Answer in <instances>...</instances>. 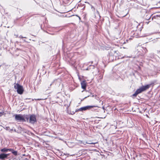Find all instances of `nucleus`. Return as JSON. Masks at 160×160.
Masks as SVG:
<instances>
[{
    "instance_id": "obj_1",
    "label": "nucleus",
    "mask_w": 160,
    "mask_h": 160,
    "mask_svg": "<svg viewBox=\"0 0 160 160\" xmlns=\"http://www.w3.org/2000/svg\"><path fill=\"white\" fill-rule=\"evenodd\" d=\"M14 88L17 89V93L20 94H22L24 92V89L22 86L18 83H14Z\"/></svg>"
},
{
    "instance_id": "obj_2",
    "label": "nucleus",
    "mask_w": 160,
    "mask_h": 160,
    "mask_svg": "<svg viewBox=\"0 0 160 160\" xmlns=\"http://www.w3.org/2000/svg\"><path fill=\"white\" fill-rule=\"evenodd\" d=\"M37 122L36 115L32 114L29 116V122L33 124Z\"/></svg>"
},
{
    "instance_id": "obj_3",
    "label": "nucleus",
    "mask_w": 160,
    "mask_h": 160,
    "mask_svg": "<svg viewBox=\"0 0 160 160\" xmlns=\"http://www.w3.org/2000/svg\"><path fill=\"white\" fill-rule=\"evenodd\" d=\"M15 118L16 121L24 122L25 120L23 117V115L21 114H16L15 115Z\"/></svg>"
},
{
    "instance_id": "obj_4",
    "label": "nucleus",
    "mask_w": 160,
    "mask_h": 160,
    "mask_svg": "<svg viewBox=\"0 0 160 160\" xmlns=\"http://www.w3.org/2000/svg\"><path fill=\"white\" fill-rule=\"evenodd\" d=\"M142 92H143V91L141 87L139 89H137L135 91V93L132 95V97L134 98L136 97L138 94L141 93Z\"/></svg>"
},
{
    "instance_id": "obj_5",
    "label": "nucleus",
    "mask_w": 160,
    "mask_h": 160,
    "mask_svg": "<svg viewBox=\"0 0 160 160\" xmlns=\"http://www.w3.org/2000/svg\"><path fill=\"white\" fill-rule=\"evenodd\" d=\"M9 155V154L2 153L0 154V159L2 160H5L8 158V157Z\"/></svg>"
},
{
    "instance_id": "obj_6",
    "label": "nucleus",
    "mask_w": 160,
    "mask_h": 160,
    "mask_svg": "<svg viewBox=\"0 0 160 160\" xmlns=\"http://www.w3.org/2000/svg\"><path fill=\"white\" fill-rule=\"evenodd\" d=\"M92 68L93 69V70L92 71V73L93 75L96 76L98 75L99 72L98 69L96 67Z\"/></svg>"
},
{
    "instance_id": "obj_7",
    "label": "nucleus",
    "mask_w": 160,
    "mask_h": 160,
    "mask_svg": "<svg viewBox=\"0 0 160 160\" xmlns=\"http://www.w3.org/2000/svg\"><path fill=\"white\" fill-rule=\"evenodd\" d=\"M90 109V106H88L84 107H82L79 109L78 111H85L87 110H89Z\"/></svg>"
},
{
    "instance_id": "obj_8",
    "label": "nucleus",
    "mask_w": 160,
    "mask_h": 160,
    "mask_svg": "<svg viewBox=\"0 0 160 160\" xmlns=\"http://www.w3.org/2000/svg\"><path fill=\"white\" fill-rule=\"evenodd\" d=\"M23 117L25 120V121H24V122H29V115L27 114H24L23 115Z\"/></svg>"
},
{
    "instance_id": "obj_9",
    "label": "nucleus",
    "mask_w": 160,
    "mask_h": 160,
    "mask_svg": "<svg viewBox=\"0 0 160 160\" xmlns=\"http://www.w3.org/2000/svg\"><path fill=\"white\" fill-rule=\"evenodd\" d=\"M98 63V62L97 60L92 61L91 62V67H92V68H95V66L97 65Z\"/></svg>"
},
{
    "instance_id": "obj_10",
    "label": "nucleus",
    "mask_w": 160,
    "mask_h": 160,
    "mask_svg": "<svg viewBox=\"0 0 160 160\" xmlns=\"http://www.w3.org/2000/svg\"><path fill=\"white\" fill-rule=\"evenodd\" d=\"M91 97L92 98V100H94V99H96V101H98L99 100V98L96 95H94L91 93Z\"/></svg>"
},
{
    "instance_id": "obj_11",
    "label": "nucleus",
    "mask_w": 160,
    "mask_h": 160,
    "mask_svg": "<svg viewBox=\"0 0 160 160\" xmlns=\"http://www.w3.org/2000/svg\"><path fill=\"white\" fill-rule=\"evenodd\" d=\"M151 84H148L145 86H142L141 87L143 91H145L147 89H148L151 86Z\"/></svg>"
},
{
    "instance_id": "obj_12",
    "label": "nucleus",
    "mask_w": 160,
    "mask_h": 160,
    "mask_svg": "<svg viewBox=\"0 0 160 160\" xmlns=\"http://www.w3.org/2000/svg\"><path fill=\"white\" fill-rule=\"evenodd\" d=\"M82 88L83 89H85L86 87V85L85 81H83L81 82Z\"/></svg>"
},
{
    "instance_id": "obj_13",
    "label": "nucleus",
    "mask_w": 160,
    "mask_h": 160,
    "mask_svg": "<svg viewBox=\"0 0 160 160\" xmlns=\"http://www.w3.org/2000/svg\"><path fill=\"white\" fill-rule=\"evenodd\" d=\"M117 51H111L109 53V59H111V60H113V58L112 59V55L113 54L117 52Z\"/></svg>"
},
{
    "instance_id": "obj_14",
    "label": "nucleus",
    "mask_w": 160,
    "mask_h": 160,
    "mask_svg": "<svg viewBox=\"0 0 160 160\" xmlns=\"http://www.w3.org/2000/svg\"><path fill=\"white\" fill-rule=\"evenodd\" d=\"M136 34L137 33H136V32H132L131 34V35L130 36V38H129V39H132V38L134 37L137 38L138 36Z\"/></svg>"
},
{
    "instance_id": "obj_15",
    "label": "nucleus",
    "mask_w": 160,
    "mask_h": 160,
    "mask_svg": "<svg viewBox=\"0 0 160 160\" xmlns=\"http://www.w3.org/2000/svg\"><path fill=\"white\" fill-rule=\"evenodd\" d=\"M160 18V15H155L152 17V20H153L154 19H159Z\"/></svg>"
},
{
    "instance_id": "obj_16",
    "label": "nucleus",
    "mask_w": 160,
    "mask_h": 160,
    "mask_svg": "<svg viewBox=\"0 0 160 160\" xmlns=\"http://www.w3.org/2000/svg\"><path fill=\"white\" fill-rule=\"evenodd\" d=\"M98 107L97 106H91V110L96 111L97 110Z\"/></svg>"
},
{
    "instance_id": "obj_17",
    "label": "nucleus",
    "mask_w": 160,
    "mask_h": 160,
    "mask_svg": "<svg viewBox=\"0 0 160 160\" xmlns=\"http://www.w3.org/2000/svg\"><path fill=\"white\" fill-rule=\"evenodd\" d=\"M60 156H61V158H63L65 159L66 157H64L65 156H66V155L64 153H63V152H60Z\"/></svg>"
},
{
    "instance_id": "obj_18",
    "label": "nucleus",
    "mask_w": 160,
    "mask_h": 160,
    "mask_svg": "<svg viewBox=\"0 0 160 160\" xmlns=\"http://www.w3.org/2000/svg\"><path fill=\"white\" fill-rule=\"evenodd\" d=\"M91 145H95V147H97L98 146V143L97 141L95 142H91Z\"/></svg>"
},
{
    "instance_id": "obj_19",
    "label": "nucleus",
    "mask_w": 160,
    "mask_h": 160,
    "mask_svg": "<svg viewBox=\"0 0 160 160\" xmlns=\"http://www.w3.org/2000/svg\"><path fill=\"white\" fill-rule=\"evenodd\" d=\"M15 156H17L18 155V152L17 151L14 150L13 149L11 152Z\"/></svg>"
},
{
    "instance_id": "obj_20",
    "label": "nucleus",
    "mask_w": 160,
    "mask_h": 160,
    "mask_svg": "<svg viewBox=\"0 0 160 160\" xmlns=\"http://www.w3.org/2000/svg\"><path fill=\"white\" fill-rule=\"evenodd\" d=\"M0 10L1 11V12L2 14V13L4 14V9L3 8L1 5H0Z\"/></svg>"
},
{
    "instance_id": "obj_21",
    "label": "nucleus",
    "mask_w": 160,
    "mask_h": 160,
    "mask_svg": "<svg viewBox=\"0 0 160 160\" xmlns=\"http://www.w3.org/2000/svg\"><path fill=\"white\" fill-rule=\"evenodd\" d=\"M151 16H152H152H153L152 15H150V16L149 15H147L146 16L145 18L147 20H149L150 19Z\"/></svg>"
},
{
    "instance_id": "obj_22",
    "label": "nucleus",
    "mask_w": 160,
    "mask_h": 160,
    "mask_svg": "<svg viewBox=\"0 0 160 160\" xmlns=\"http://www.w3.org/2000/svg\"><path fill=\"white\" fill-rule=\"evenodd\" d=\"M1 151L2 152H8L7 148H3L1 150Z\"/></svg>"
},
{
    "instance_id": "obj_23",
    "label": "nucleus",
    "mask_w": 160,
    "mask_h": 160,
    "mask_svg": "<svg viewBox=\"0 0 160 160\" xmlns=\"http://www.w3.org/2000/svg\"><path fill=\"white\" fill-rule=\"evenodd\" d=\"M98 79H102V75L101 74L98 73Z\"/></svg>"
},
{
    "instance_id": "obj_24",
    "label": "nucleus",
    "mask_w": 160,
    "mask_h": 160,
    "mask_svg": "<svg viewBox=\"0 0 160 160\" xmlns=\"http://www.w3.org/2000/svg\"><path fill=\"white\" fill-rule=\"evenodd\" d=\"M6 129L7 130H9L10 132H11L13 131V129L12 128L11 129L9 127H6Z\"/></svg>"
},
{
    "instance_id": "obj_25",
    "label": "nucleus",
    "mask_w": 160,
    "mask_h": 160,
    "mask_svg": "<svg viewBox=\"0 0 160 160\" xmlns=\"http://www.w3.org/2000/svg\"><path fill=\"white\" fill-rule=\"evenodd\" d=\"M91 9L92 10V11H93V12L94 13L95 12V8L94 7H93V6H91Z\"/></svg>"
},
{
    "instance_id": "obj_26",
    "label": "nucleus",
    "mask_w": 160,
    "mask_h": 160,
    "mask_svg": "<svg viewBox=\"0 0 160 160\" xmlns=\"http://www.w3.org/2000/svg\"><path fill=\"white\" fill-rule=\"evenodd\" d=\"M19 18H17L14 20V22L15 23H17V21L18 20Z\"/></svg>"
},
{
    "instance_id": "obj_27",
    "label": "nucleus",
    "mask_w": 160,
    "mask_h": 160,
    "mask_svg": "<svg viewBox=\"0 0 160 160\" xmlns=\"http://www.w3.org/2000/svg\"><path fill=\"white\" fill-rule=\"evenodd\" d=\"M7 150H8V151H9L12 152V150H13V149H11V148H7Z\"/></svg>"
},
{
    "instance_id": "obj_28",
    "label": "nucleus",
    "mask_w": 160,
    "mask_h": 160,
    "mask_svg": "<svg viewBox=\"0 0 160 160\" xmlns=\"http://www.w3.org/2000/svg\"><path fill=\"white\" fill-rule=\"evenodd\" d=\"M19 38H27L26 37H23L22 35L20 36L19 37Z\"/></svg>"
},
{
    "instance_id": "obj_29",
    "label": "nucleus",
    "mask_w": 160,
    "mask_h": 160,
    "mask_svg": "<svg viewBox=\"0 0 160 160\" xmlns=\"http://www.w3.org/2000/svg\"><path fill=\"white\" fill-rule=\"evenodd\" d=\"M34 100H43L42 99H40V98H38V99H34Z\"/></svg>"
},
{
    "instance_id": "obj_30",
    "label": "nucleus",
    "mask_w": 160,
    "mask_h": 160,
    "mask_svg": "<svg viewBox=\"0 0 160 160\" xmlns=\"http://www.w3.org/2000/svg\"><path fill=\"white\" fill-rule=\"evenodd\" d=\"M23 132H25L26 133H27L28 132V131L26 130H25L24 131H23Z\"/></svg>"
},
{
    "instance_id": "obj_31",
    "label": "nucleus",
    "mask_w": 160,
    "mask_h": 160,
    "mask_svg": "<svg viewBox=\"0 0 160 160\" xmlns=\"http://www.w3.org/2000/svg\"><path fill=\"white\" fill-rule=\"evenodd\" d=\"M3 112H0V116H1L2 115V113Z\"/></svg>"
},
{
    "instance_id": "obj_32",
    "label": "nucleus",
    "mask_w": 160,
    "mask_h": 160,
    "mask_svg": "<svg viewBox=\"0 0 160 160\" xmlns=\"http://www.w3.org/2000/svg\"><path fill=\"white\" fill-rule=\"evenodd\" d=\"M95 150H96V149H91V151Z\"/></svg>"
},
{
    "instance_id": "obj_33",
    "label": "nucleus",
    "mask_w": 160,
    "mask_h": 160,
    "mask_svg": "<svg viewBox=\"0 0 160 160\" xmlns=\"http://www.w3.org/2000/svg\"><path fill=\"white\" fill-rule=\"evenodd\" d=\"M149 22H150L149 21H148V22H146V23H147V24H148V23H149Z\"/></svg>"
},
{
    "instance_id": "obj_34",
    "label": "nucleus",
    "mask_w": 160,
    "mask_h": 160,
    "mask_svg": "<svg viewBox=\"0 0 160 160\" xmlns=\"http://www.w3.org/2000/svg\"><path fill=\"white\" fill-rule=\"evenodd\" d=\"M13 131H14L15 132H16V131H17L15 129H13Z\"/></svg>"
},
{
    "instance_id": "obj_35",
    "label": "nucleus",
    "mask_w": 160,
    "mask_h": 160,
    "mask_svg": "<svg viewBox=\"0 0 160 160\" xmlns=\"http://www.w3.org/2000/svg\"><path fill=\"white\" fill-rule=\"evenodd\" d=\"M94 145H91V148L92 147H94Z\"/></svg>"
},
{
    "instance_id": "obj_36",
    "label": "nucleus",
    "mask_w": 160,
    "mask_h": 160,
    "mask_svg": "<svg viewBox=\"0 0 160 160\" xmlns=\"http://www.w3.org/2000/svg\"><path fill=\"white\" fill-rule=\"evenodd\" d=\"M89 96H90V95H88L87 96V97H89ZM87 97H85L84 98H87Z\"/></svg>"
},
{
    "instance_id": "obj_37",
    "label": "nucleus",
    "mask_w": 160,
    "mask_h": 160,
    "mask_svg": "<svg viewBox=\"0 0 160 160\" xmlns=\"http://www.w3.org/2000/svg\"><path fill=\"white\" fill-rule=\"evenodd\" d=\"M23 41L24 42H27L25 40H23Z\"/></svg>"
},
{
    "instance_id": "obj_38",
    "label": "nucleus",
    "mask_w": 160,
    "mask_h": 160,
    "mask_svg": "<svg viewBox=\"0 0 160 160\" xmlns=\"http://www.w3.org/2000/svg\"><path fill=\"white\" fill-rule=\"evenodd\" d=\"M30 99V98H27L26 99V100H27V99Z\"/></svg>"
},
{
    "instance_id": "obj_39",
    "label": "nucleus",
    "mask_w": 160,
    "mask_h": 160,
    "mask_svg": "<svg viewBox=\"0 0 160 160\" xmlns=\"http://www.w3.org/2000/svg\"><path fill=\"white\" fill-rule=\"evenodd\" d=\"M18 37V35H16V37Z\"/></svg>"
},
{
    "instance_id": "obj_40",
    "label": "nucleus",
    "mask_w": 160,
    "mask_h": 160,
    "mask_svg": "<svg viewBox=\"0 0 160 160\" xmlns=\"http://www.w3.org/2000/svg\"><path fill=\"white\" fill-rule=\"evenodd\" d=\"M16 132H17L18 133H19V132L18 131H17Z\"/></svg>"
},
{
    "instance_id": "obj_41",
    "label": "nucleus",
    "mask_w": 160,
    "mask_h": 160,
    "mask_svg": "<svg viewBox=\"0 0 160 160\" xmlns=\"http://www.w3.org/2000/svg\"><path fill=\"white\" fill-rule=\"evenodd\" d=\"M34 24H35V23H34L33 24V25H34Z\"/></svg>"
},
{
    "instance_id": "obj_42",
    "label": "nucleus",
    "mask_w": 160,
    "mask_h": 160,
    "mask_svg": "<svg viewBox=\"0 0 160 160\" xmlns=\"http://www.w3.org/2000/svg\"><path fill=\"white\" fill-rule=\"evenodd\" d=\"M27 19H25V21H24V22H25V21H26V20H27Z\"/></svg>"
},
{
    "instance_id": "obj_43",
    "label": "nucleus",
    "mask_w": 160,
    "mask_h": 160,
    "mask_svg": "<svg viewBox=\"0 0 160 160\" xmlns=\"http://www.w3.org/2000/svg\"><path fill=\"white\" fill-rule=\"evenodd\" d=\"M97 12L98 13V12H98V11H97Z\"/></svg>"
},
{
    "instance_id": "obj_44",
    "label": "nucleus",
    "mask_w": 160,
    "mask_h": 160,
    "mask_svg": "<svg viewBox=\"0 0 160 160\" xmlns=\"http://www.w3.org/2000/svg\"><path fill=\"white\" fill-rule=\"evenodd\" d=\"M23 24H22V25H21V26H23Z\"/></svg>"
},
{
    "instance_id": "obj_45",
    "label": "nucleus",
    "mask_w": 160,
    "mask_h": 160,
    "mask_svg": "<svg viewBox=\"0 0 160 160\" xmlns=\"http://www.w3.org/2000/svg\"><path fill=\"white\" fill-rule=\"evenodd\" d=\"M91 118H92V119L93 118H92V117H91Z\"/></svg>"
},
{
    "instance_id": "obj_46",
    "label": "nucleus",
    "mask_w": 160,
    "mask_h": 160,
    "mask_svg": "<svg viewBox=\"0 0 160 160\" xmlns=\"http://www.w3.org/2000/svg\"><path fill=\"white\" fill-rule=\"evenodd\" d=\"M33 100H33V99L32 100V101H33Z\"/></svg>"
}]
</instances>
